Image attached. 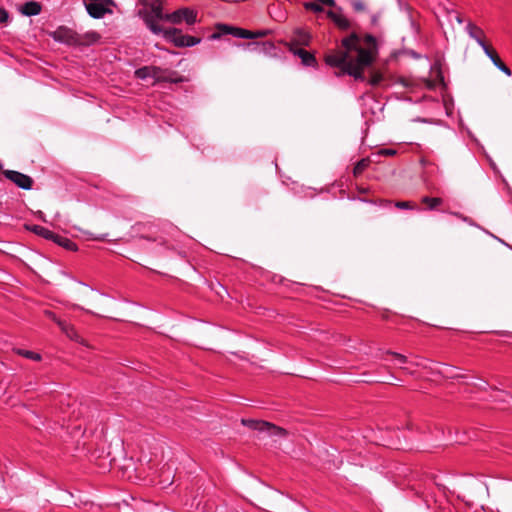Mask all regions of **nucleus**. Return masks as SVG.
<instances>
[{"instance_id": "f257e3e1", "label": "nucleus", "mask_w": 512, "mask_h": 512, "mask_svg": "<svg viewBox=\"0 0 512 512\" xmlns=\"http://www.w3.org/2000/svg\"><path fill=\"white\" fill-rule=\"evenodd\" d=\"M377 54L378 44L373 35L361 37L352 33L341 40V48L328 51L324 60L328 66L338 69L337 77L349 75L363 81L365 68L374 62Z\"/></svg>"}, {"instance_id": "f03ea898", "label": "nucleus", "mask_w": 512, "mask_h": 512, "mask_svg": "<svg viewBox=\"0 0 512 512\" xmlns=\"http://www.w3.org/2000/svg\"><path fill=\"white\" fill-rule=\"evenodd\" d=\"M143 19L146 26L153 34L160 35L165 30L158 24V21H166V14L163 12L161 0L153 1L149 5Z\"/></svg>"}, {"instance_id": "7ed1b4c3", "label": "nucleus", "mask_w": 512, "mask_h": 512, "mask_svg": "<svg viewBox=\"0 0 512 512\" xmlns=\"http://www.w3.org/2000/svg\"><path fill=\"white\" fill-rule=\"evenodd\" d=\"M160 35L179 48L193 47L201 42V38L183 34L181 30L174 27L165 29Z\"/></svg>"}, {"instance_id": "20e7f679", "label": "nucleus", "mask_w": 512, "mask_h": 512, "mask_svg": "<svg viewBox=\"0 0 512 512\" xmlns=\"http://www.w3.org/2000/svg\"><path fill=\"white\" fill-rule=\"evenodd\" d=\"M166 21L173 25L193 26L198 22V11L192 7H180L171 13H166Z\"/></svg>"}, {"instance_id": "39448f33", "label": "nucleus", "mask_w": 512, "mask_h": 512, "mask_svg": "<svg viewBox=\"0 0 512 512\" xmlns=\"http://www.w3.org/2000/svg\"><path fill=\"white\" fill-rule=\"evenodd\" d=\"M112 0H89L88 3L85 4L86 10L88 14L94 19H101L106 14L112 13V10L109 9V5H112Z\"/></svg>"}, {"instance_id": "423d86ee", "label": "nucleus", "mask_w": 512, "mask_h": 512, "mask_svg": "<svg viewBox=\"0 0 512 512\" xmlns=\"http://www.w3.org/2000/svg\"><path fill=\"white\" fill-rule=\"evenodd\" d=\"M243 424L248 425L254 430L259 432H265L268 435H276L283 437L286 435V431L283 428L275 426L266 421H257V420H242Z\"/></svg>"}, {"instance_id": "0eeeda50", "label": "nucleus", "mask_w": 512, "mask_h": 512, "mask_svg": "<svg viewBox=\"0 0 512 512\" xmlns=\"http://www.w3.org/2000/svg\"><path fill=\"white\" fill-rule=\"evenodd\" d=\"M3 174L21 189L30 190L32 188L33 179L26 174L14 170H5Z\"/></svg>"}, {"instance_id": "6e6552de", "label": "nucleus", "mask_w": 512, "mask_h": 512, "mask_svg": "<svg viewBox=\"0 0 512 512\" xmlns=\"http://www.w3.org/2000/svg\"><path fill=\"white\" fill-rule=\"evenodd\" d=\"M311 41V35L304 29H295L292 33L290 41L286 44L288 49L301 48L302 46H308Z\"/></svg>"}, {"instance_id": "1a4fd4ad", "label": "nucleus", "mask_w": 512, "mask_h": 512, "mask_svg": "<svg viewBox=\"0 0 512 512\" xmlns=\"http://www.w3.org/2000/svg\"><path fill=\"white\" fill-rule=\"evenodd\" d=\"M290 52H292L294 55L298 56L301 59V62L304 66L316 67L317 60H316L315 56L312 53H310L309 51H307L303 48L290 47Z\"/></svg>"}, {"instance_id": "9d476101", "label": "nucleus", "mask_w": 512, "mask_h": 512, "mask_svg": "<svg viewBox=\"0 0 512 512\" xmlns=\"http://www.w3.org/2000/svg\"><path fill=\"white\" fill-rule=\"evenodd\" d=\"M327 17L333 21V23L341 30H347L350 28L349 19L340 11L329 10Z\"/></svg>"}, {"instance_id": "9b49d317", "label": "nucleus", "mask_w": 512, "mask_h": 512, "mask_svg": "<svg viewBox=\"0 0 512 512\" xmlns=\"http://www.w3.org/2000/svg\"><path fill=\"white\" fill-rule=\"evenodd\" d=\"M466 32L474 39L478 45H482L484 42V31L472 22H469L466 26Z\"/></svg>"}, {"instance_id": "f8f14e48", "label": "nucleus", "mask_w": 512, "mask_h": 512, "mask_svg": "<svg viewBox=\"0 0 512 512\" xmlns=\"http://www.w3.org/2000/svg\"><path fill=\"white\" fill-rule=\"evenodd\" d=\"M159 73V68L154 66H145L135 71L138 79L146 80L148 78H156Z\"/></svg>"}, {"instance_id": "ddd939ff", "label": "nucleus", "mask_w": 512, "mask_h": 512, "mask_svg": "<svg viewBox=\"0 0 512 512\" xmlns=\"http://www.w3.org/2000/svg\"><path fill=\"white\" fill-rule=\"evenodd\" d=\"M41 9H42V7L39 2L28 1L22 6L20 11L23 15H26V16H36V15L40 14Z\"/></svg>"}, {"instance_id": "4468645a", "label": "nucleus", "mask_w": 512, "mask_h": 512, "mask_svg": "<svg viewBox=\"0 0 512 512\" xmlns=\"http://www.w3.org/2000/svg\"><path fill=\"white\" fill-rule=\"evenodd\" d=\"M58 326L68 338L76 342H81V338L75 330L74 326L64 320L62 322H58Z\"/></svg>"}, {"instance_id": "2eb2a0df", "label": "nucleus", "mask_w": 512, "mask_h": 512, "mask_svg": "<svg viewBox=\"0 0 512 512\" xmlns=\"http://www.w3.org/2000/svg\"><path fill=\"white\" fill-rule=\"evenodd\" d=\"M250 45L251 44H248V46H250ZM252 45L254 46V50L258 54L270 55L273 52H275V50H276V46L271 41H265L262 43H253Z\"/></svg>"}, {"instance_id": "dca6fc26", "label": "nucleus", "mask_w": 512, "mask_h": 512, "mask_svg": "<svg viewBox=\"0 0 512 512\" xmlns=\"http://www.w3.org/2000/svg\"><path fill=\"white\" fill-rule=\"evenodd\" d=\"M421 203L426 205V209L429 211H435L438 210V208L443 205L444 200L441 197H430V196H423L421 198Z\"/></svg>"}, {"instance_id": "f3484780", "label": "nucleus", "mask_w": 512, "mask_h": 512, "mask_svg": "<svg viewBox=\"0 0 512 512\" xmlns=\"http://www.w3.org/2000/svg\"><path fill=\"white\" fill-rule=\"evenodd\" d=\"M28 229L36 235L51 241H53L56 235V233L41 225H32L31 227H28Z\"/></svg>"}, {"instance_id": "a211bd4d", "label": "nucleus", "mask_w": 512, "mask_h": 512, "mask_svg": "<svg viewBox=\"0 0 512 512\" xmlns=\"http://www.w3.org/2000/svg\"><path fill=\"white\" fill-rule=\"evenodd\" d=\"M53 242L69 251H77L78 250V246L75 242H73L69 238L59 235V234L55 235Z\"/></svg>"}, {"instance_id": "6ab92c4d", "label": "nucleus", "mask_w": 512, "mask_h": 512, "mask_svg": "<svg viewBox=\"0 0 512 512\" xmlns=\"http://www.w3.org/2000/svg\"><path fill=\"white\" fill-rule=\"evenodd\" d=\"M234 28L233 26L227 25V24H217L216 29L218 32L213 33L210 36V39L215 40L220 38L222 35H232L234 36Z\"/></svg>"}, {"instance_id": "aec40b11", "label": "nucleus", "mask_w": 512, "mask_h": 512, "mask_svg": "<svg viewBox=\"0 0 512 512\" xmlns=\"http://www.w3.org/2000/svg\"><path fill=\"white\" fill-rule=\"evenodd\" d=\"M13 352L19 356H22L33 361H41L42 359V356L39 353L22 348H14Z\"/></svg>"}, {"instance_id": "412c9836", "label": "nucleus", "mask_w": 512, "mask_h": 512, "mask_svg": "<svg viewBox=\"0 0 512 512\" xmlns=\"http://www.w3.org/2000/svg\"><path fill=\"white\" fill-rule=\"evenodd\" d=\"M371 164V160L369 158H362L359 160L354 168H353V175L355 177L360 176Z\"/></svg>"}, {"instance_id": "4be33fe9", "label": "nucleus", "mask_w": 512, "mask_h": 512, "mask_svg": "<svg viewBox=\"0 0 512 512\" xmlns=\"http://www.w3.org/2000/svg\"><path fill=\"white\" fill-rule=\"evenodd\" d=\"M72 32L68 29L60 28L57 31L54 32V39L61 42H70V39L72 38Z\"/></svg>"}, {"instance_id": "5701e85b", "label": "nucleus", "mask_w": 512, "mask_h": 512, "mask_svg": "<svg viewBox=\"0 0 512 512\" xmlns=\"http://www.w3.org/2000/svg\"><path fill=\"white\" fill-rule=\"evenodd\" d=\"M493 64L507 76H511L512 72L510 68L501 60L499 56L494 59Z\"/></svg>"}, {"instance_id": "b1692460", "label": "nucleus", "mask_w": 512, "mask_h": 512, "mask_svg": "<svg viewBox=\"0 0 512 512\" xmlns=\"http://www.w3.org/2000/svg\"><path fill=\"white\" fill-rule=\"evenodd\" d=\"M234 37L241 39H252V31L243 29V28H234Z\"/></svg>"}, {"instance_id": "393cba45", "label": "nucleus", "mask_w": 512, "mask_h": 512, "mask_svg": "<svg viewBox=\"0 0 512 512\" xmlns=\"http://www.w3.org/2000/svg\"><path fill=\"white\" fill-rule=\"evenodd\" d=\"M484 53L487 55V57L493 62L495 58H497L499 55L497 54V52L492 49L490 46H488L485 41L482 43V45H479Z\"/></svg>"}, {"instance_id": "a878e982", "label": "nucleus", "mask_w": 512, "mask_h": 512, "mask_svg": "<svg viewBox=\"0 0 512 512\" xmlns=\"http://www.w3.org/2000/svg\"><path fill=\"white\" fill-rule=\"evenodd\" d=\"M303 6L307 11L314 13H320L323 11V6L315 2H305Z\"/></svg>"}, {"instance_id": "bb28decb", "label": "nucleus", "mask_w": 512, "mask_h": 512, "mask_svg": "<svg viewBox=\"0 0 512 512\" xmlns=\"http://www.w3.org/2000/svg\"><path fill=\"white\" fill-rule=\"evenodd\" d=\"M383 80V75L381 73L375 72L371 75L370 79L368 80V83L371 86H377L381 83Z\"/></svg>"}, {"instance_id": "cd10ccee", "label": "nucleus", "mask_w": 512, "mask_h": 512, "mask_svg": "<svg viewBox=\"0 0 512 512\" xmlns=\"http://www.w3.org/2000/svg\"><path fill=\"white\" fill-rule=\"evenodd\" d=\"M351 6L356 12H363L366 10V5L362 0H352Z\"/></svg>"}, {"instance_id": "c85d7f7f", "label": "nucleus", "mask_w": 512, "mask_h": 512, "mask_svg": "<svg viewBox=\"0 0 512 512\" xmlns=\"http://www.w3.org/2000/svg\"><path fill=\"white\" fill-rule=\"evenodd\" d=\"M395 207H397L398 209L413 210L415 208V205L410 201H397L395 202Z\"/></svg>"}, {"instance_id": "c756f323", "label": "nucleus", "mask_w": 512, "mask_h": 512, "mask_svg": "<svg viewBox=\"0 0 512 512\" xmlns=\"http://www.w3.org/2000/svg\"><path fill=\"white\" fill-rule=\"evenodd\" d=\"M386 353L394 356L396 361L399 364H405V363L408 362V359H407V357L405 355H402V354L397 353V352H392V351H387Z\"/></svg>"}, {"instance_id": "7c9ffc66", "label": "nucleus", "mask_w": 512, "mask_h": 512, "mask_svg": "<svg viewBox=\"0 0 512 512\" xmlns=\"http://www.w3.org/2000/svg\"><path fill=\"white\" fill-rule=\"evenodd\" d=\"M450 215H452V216H454V217H456V218H458V219H460V220H462V221H464V222H466L468 224H472V220L469 217L463 215L460 212H450Z\"/></svg>"}, {"instance_id": "2f4dec72", "label": "nucleus", "mask_w": 512, "mask_h": 512, "mask_svg": "<svg viewBox=\"0 0 512 512\" xmlns=\"http://www.w3.org/2000/svg\"><path fill=\"white\" fill-rule=\"evenodd\" d=\"M44 314L49 318L51 319L52 321H54L57 325H58V322H62L63 320L59 319L56 314L50 310H45L44 311Z\"/></svg>"}, {"instance_id": "473e14b6", "label": "nucleus", "mask_w": 512, "mask_h": 512, "mask_svg": "<svg viewBox=\"0 0 512 512\" xmlns=\"http://www.w3.org/2000/svg\"><path fill=\"white\" fill-rule=\"evenodd\" d=\"M315 3L328 7H334L336 5L335 0H315Z\"/></svg>"}, {"instance_id": "72a5a7b5", "label": "nucleus", "mask_w": 512, "mask_h": 512, "mask_svg": "<svg viewBox=\"0 0 512 512\" xmlns=\"http://www.w3.org/2000/svg\"><path fill=\"white\" fill-rule=\"evenodd\" d=\"M269 30H258L256 32H252V39L259 38V37H265L269 34Z\"/></svg>"}, {"instance_id": "f704fd0d", "label": "nucleus", "mask_w": 512, "mask_h": 512, "mask_svg": "<svg viewBox=\"0 0 512 512\" xmlns=\"http://www.w3.org/2000/svg\"><path fill=\"white\" fill-rule=\"evenodd\" d=\"M8 18H9V14H8L7 10L4 8H0V23L7 22Z\"/></svg>"}, {"instance_id": "c9c22d12", "label": "nucleus", "mask_w": 512, "mask_h": 512, "mask_svg": "<svg viewBox=\"0 0 512 512\" xmlns=\"http://www.w3.org/2000/svg\"><path fill=\"white\" fill-rule=\"evenodd\" d=\"M379 154L380 155H384V156H394L396 154V151L393 150V149H381L379 151Z\"/></svg>"}, {"instance_id": "e433bc0d", "label": "nucleus", "mask_w": 512, "mask_h": 512, "mask_svg": "<svg viewBox=\"0 0 512 512\" xmlns=\"http://www.w3.org/2000/svg\"><path fill=\"white\" fill-rule=\"evenodd\" d=\"M447 369H448V367H444V370H441V373H442L444 376H446V377H450V378H455V377H457V376H458V375H456V374H448V373H447V371H446Z\"/></svg>"}, {"instance_id": "4c0bfd02", "label": "nucleus", "mask_w": 512, "mask_h": 512, "mask_svg": "<svg viewBox=\"0 0 512 512\" xmlns=\"http://www.w3.org/2000/svg\"><path fill=\"white\" fill-rule=\"evenodd\" d=\"M89 36H91L92 40H94V41H96L100 38V36L95 32H92L91 34H89Z\"/></svg>"}, {"instance_id": "58836bf2", "label": "nucleus", "mask_w": 512, "mask_h": 512, "mask_svg": "<svg viewBox=\"0 0 512 512\" xmlns=\"http://www.w3.org/2000/svg\"><path fill=\"white\" fill-rule=\"evenodd\" d=\"M91 239H93V240H103L104 237H102V236H94Z\"/></svg>"}]
</instances>
